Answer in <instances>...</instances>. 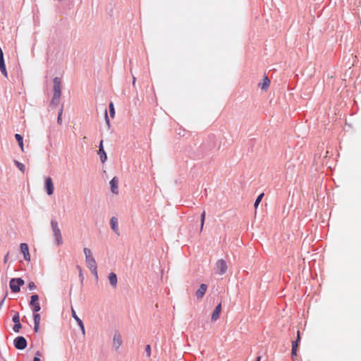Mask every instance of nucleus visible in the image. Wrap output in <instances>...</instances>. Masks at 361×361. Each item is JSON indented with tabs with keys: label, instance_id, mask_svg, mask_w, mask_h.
<instances>
[{
	"label": "nucleus",
	"instance_id": "2f4dec72",
	"mask_svg": "<svg viewBox=\"0 0 361 361\" xmlns=\"http://www.w3.org/2000/svg\"><path fill=\"white\" fill-rule=\"evenodd\" d=\"M264 194L263 192L260 193L256 198L254 203H260L262 200V198L264 197Z\"/></svg>",
	"mask_w": 361,
	"mask_h": 361
},
{
	"label": "nucleus",
	"instance_id": "6ab92c4d",
	"mask_svg": "<svg viewBox=\"0 0 361 361\" xmlns=\"http://www.w3.org/2000/svg\"><path fill=\"white\" fill-rule=\"evenodd\" d=\"M0 71L1 72V73L6 77L7 78L8 77V73H7V71H6V65H5V61L4 60H1L0 61Z\"/></svg>",
	"mask_w": 361,
	"mask_h": 361
},
{
	"label": "nucleus",
	"instance_id": "412c9836",
	"mask_svg": "<svg viewBox=\"0 0 361 361\" xmlns=\"http://www.w3.org/2000/svg\"><path fill=\"white\" fill-rule=\"evenodd\" d=\"M71 312H72V317L76 321L77 324L78 325L82 324V321L78 317V315L76 314L75 311L74 310V309L73 307L71 309Z\"/></svg>",
	"mask_w": 361,
	"mask_h": 361
},
{
	"label": "nucleus",
	"instance_id": "1a4fd4ad",
	"mask_svg": "<svg viewBox=\"0 0 361 361\" xmlns=\"http://www.w3.org/2000/svg\"><path fill=\"white\" fill-rule=\"evenodd\" d=\"M122 344V338L120 334L115 333L113 338V347L118 350Z\"/></svg>",
	"mask_w": 361,
	"mask_h": 361
},
{
	"label": "nucleus",
	"instance_id": "37998d69",
	"mask_svg": "<svg viewBox=\"0 0 361 361\" xmlns=\"http://www.w3.org/2000/svg\"><path fill=\"white\" fill-rule=\"evenodd\" d=\"M41 355H42V354H41V353H40L39 351H37V352H36L35 356H37V357H39Z\"/></svg>",
	"mask_w": 361,
	"mask_h": 361
},
{
	"label": "nucleus",
	"instance_id": "c85d7f7f",
	"mask_svg": "<svg viewBox=\"0 0 361 361\" xmlns=\"http://www.w3.org/2000/svg\"><path fill=\"white\" fill-rule=\"evenodd\" d=\"M104 116H105L106 124L108 128H110V121H109V116L107 114L106 109L104 110Z\"/></svg>",
	"mask_w": 361,
	"mask_h": 361
},
{
	"label": "nucleus",
	"instance_id": "49530a36",
	"mask_svg": "<svg viewBox=\"0 0 361 361\" xmlns=\"http://www.w3.org/2000/svg\"><path fill=\"white\" fill-rule=\"evenodd\" d=\"M259 204H254L255 210L257 209V207H258V206H259Z\"/></svg>",
	"mask_w": 361,
	"mask_h": 361
},
{
	"label": "nucleus",
	"instance_id": "9d476101",
	"mask_svg": "<svg viewBox=\"0 0 361 361\" xmlns=\"http://www.w3.org/2000/svg\"><path fill=\"white\" fill-rule=\"evenodd\" d=\"M98 154L99 155L101 161L104 163L107 159V155L103 147V140H102L99 143Z\"/></svg>",
	"mask_w": 361,
	"mask_h": 361
},
{
	"label": "nucleus",
	"instance_id": "39448f33",
	"mask_svg": "<svg viewBox=\"0 0 361 361\" xmlns=\"http://www.w3.org/2000/svg\"><path fill=\"white\" fill-rule=\"evenodd\" d=\"M216 273L219 275L224 274L228 269L227 264L224 259H219L215 264Z\"/></svg>",
	"mask_w": 361,
	"mask_h": 361
},
{
	"label": "nucleus",
	"instance_id": "4c0bfd02",
	"mask_svg": "<svg viewBox=\"0 0 361 361\" xmlns=\"http://www.w3.org/2000/svg\"><path fill=\"white\" fill-rule=\"evenodd\" d=\"M1 60H4V52H3V50L0 47V61Z\"/></svg>",
	"mask_w": 361,
	"mask_h": 361
},
{
	"label": "nucleus",
	"instance_id": "f3484780",
	"mask_svg": "<svg viewBox=\"0 0 361 361\" xmlns=\"http://www.w3.org/2000/svg\"><path fill=\"white\" fill-rule=\"evenodd\" d=\"M108 277H109V283L111 285V286H113L114 288L116 287L117 282H118L116 274L111 272L109 274Z\"/></svg>",
	"mask_w": 361,
	"mask_h": 361
},
{
	"label": "nucleus",
	"instance_id": "58836bf2",
	"mask_svg": "<svg viewBox=\"0 0 361 361\" xmlns=\"http://www.w3.org/2000/svg\"><path fill=\"white\" fill-rule=\"evenodd\" d=\"M78 268L80 269L79 277L80 278L81 281H82L83 279H84V276H83V274L82 273V270H81L80 267H78Z\"/></svg>",
	"mask_w": 361,
	"mask_h": 361
},
{
	"label": "nucleus",
	"instance_id": "f8f14e48",
	"mask_svg": "<svg viewBox=\"0 0 361 361\" xmlns=\"http://www.w3.org/2000/svg\"><path fill=\"white\" fill-rule=\"evenodd\" d=\"M110 225L111 229L114 231L116 234L119 235V230H118V219L115 216L111 217L110 220Z\"/></svg>",
	"mask_w": 361,
	"mask_h": 361
},
{
	"label": "nucleus",
	"instance_id": "ddd939ff",
	"mask_svg": "<svg viewBox=\"0 0 361 361\" xmlns=\"http://www.w3.org/2000/svg\"><path fill=\"white\" fill-rule=\"evenodd\" d=\"M207 289V285H206L204 283L201 284L195 293V295H196L197 298V299L202 298L204 296V295L205 294Z\"/></svg>",
	"mask_w": 361,
	"mask_h": 361
},
{
	"label": "nucleus",
	"instance_id": "aec40b11",
	"mask_svg": "<svg viewBox=\"0 0 361 361\" xmlns=\"http://www.w3.org/2000/svg\"><path fill=\"white\" fill-rule=\"evenodd\" d=\"M60 98H61L60 95L53 94V97H52V99L51 102V105L54 106H57L60 102Z\"/></svg>",
	"mask_w": 361,
	"mask_h": 361
},
{
	"label": "nucleus",
	"instance_id": "473e14b6",
	"mask_svg": "<svg viewBox=\"0 0 361 361\" xmlns=\"http://www.w3.org/2000/svg\"><path fill=\"white\" fill-rule=\"evenodd\" d=\"M92 272V274L94 275V278L97 280L98 279V274H97V268H93L90 269Z\"/></svg>",
	"mask_w": 361,
	"mask_h": 361
},
{
	"label": "nucleus",
	"instance_id": "6e6552de",
	"mask_svg": "<svg viewBox=\"0 0 361 361\" xmlns=\"http://www.w3.org/2000/svg\"><path fill=\"white\" fill-rule=\"evenodd\" d=\"M20 251L23 255L24 259L25 261H30V255L29 252V247L27 243H22L20 245Z\"/></svg>",
	"mask_w": 361,
	"mask_h": 361
},
{
	"label": "nucleus",
	"instance_id": "c9c22d12",
	"mask_svg": "<svg viewBox=\"0 0 361 361\" xmlns=\"http://www.w3.org/2000/svg\"><path fill=\"white\" fill-rule=\"evenodd\" d=\"M39 328V323H34V331L35 333H37Z\"/></svg>",
	"mask_w": 361,
	"mask_h": 361
},
{
	"label": "nucleus",
	"instance_id": "9b49d317",
	"mask_svg": "<svg viewBox=\"0 0 361 361\" xmlns=\"http://www.w3.org/2000/svg\"><path fill=\"white\" fill-rule=\"evenodd\" d=\"M298 337L296 341H293L292 343V350H291V356L292 357L297 355V349L298 347V343L300 341V331H297Z\"/></svg>",
	"mask_w": 361,
	"mask_h": 361
},
{
	"label": "nucleus",
	"instance_id": "e433bc0d",
	"mask_svg": "<svg viewBox=\"0 0 361 361\" xmlns=\"http://www.w3.org/2000/svg\"><path fill=\"white\" fill-rule=\"evenodd\" d=\"M82 331V335H85V326H84V324H83V322L82 323V324H80L78 325Z\"/></svg>",
	"mask_w": 361,
	"mask_h": 361
},
{
	"label": "nucleus",
	"instance_id": "a211bd4d",
	"mask_svg": "<svg viewBox=\"0 0 361 361\" xmlns=\"http://www.w3.org/2000/svg\"><path fill=\"white\" fill-rule=\"evenodd\" d=\"M15 137H16V140L18 142V145L20 147L22 152H23L24 148H23V136L20 135V134L17 133L15 135Z\"/></svg>",
	"mask_w": 361,
	"mask_h": 361
},
{
	"label": "nucleus",
	"instance_id": "20e7f679",
	"mask_svg": "<svg viewBox=\"0 0 361 361\" xmlns=\"http://www.w3.org/2000/svg\"><path fill=\"white\" fill-rule=\"evenodd\" d=\"M13 345L16 349L22 350L26 348L27 342L25 337L19 336L14 338Z\"/></svg>",
	"mask_w": 361,
	"mask_h": 361
},
{
	"label": "nucleus",
	"instance_id": "f03ea898",
	"mask_svg": "<svg viewBox=\"0 0 361 361\" xmlns=\"http://www.w3.org/2000/svg\"><path fill=\"white\" fill-rule=\"evenodd\" d=\"M83 252L85 256V262L89 269L97 268L96 261L92 255V251L87 247H84Z\"/></svg>",
	"mask_w": 361,
	"mask_h": 361
},
{
	"label": "nucleus",
	"instance_id": "c756f323",
	"mask_svg": "<svg viewBox=\"0 0 361 361\" xmlns=\"http://www.w3.org/2000/svg\"><path fill=\"white\" fill-rule=\"evenodd\" d=\"M205 219V212L204 211L201 214V225H200V229L202 230L204 223Z\"/></svg>",
	"mask_w": 361,
	"mask_h": 361
},
{
	"label": "nucleus",
	"instance_id": "4468645a",
	"mask_svg": "<svg viewBox=\"0 0 361 361\" xmlns=\"http://www.w3.org/2000/svg\"><path fill=\"white\" fill-rule=\"evenodd\" d=\"M110 185H111V191L114 194H118V180L116 177H114L111 181H110Z\"/></svg>",
	"mask_w": 361,
	"mask_h": 361
},
{
	"label": "nucleus",
	"instance_id": "0eeeda50",
	"mask_svg": "<svg viewBox=\"0 0 361 361\" xmlns=\"http://www.w3.org/2000/svg\"><path fill=\"white\" fill-rule=\"evenodd\" d=\"M53 91L54 94L61 95V79L59 77H55L53 79Z\"/></svg>",
	"mask_w": 361,
	"mask_h": 361
},
{
	"label": "nucleus",
	"instance_id": "a19ab883",
	"mask_svg": "<svg viewBox=\"0 0 361 361\" xmlns=\"http://www.w3.org/2000/svg\"><path fill=\"white\" fill-rule=\"evenodd\" d=\"M32 361H40V358L39 357L35 356Z\"/></svg>",
	"mask_w": 361,
	"mask_h": 361
},
{
	"label": "nucleus",
	"instance_id": "2eb2a0df",
	"mask_svg": "<svg viewBox=\"0 0 361 361\" xmlns=\"http://www.w3.org/2000/svg\"><path fill=\"white\" fill-rule=\"evenodd\" d=\"M221 310V304L219 303V305H217L216 306L214 310L213 311V313L212 314V318H211L212 321H216L219 319Z\"/></svg>",
	"mask_w": 361,
	"mask_h": 361
},
{
	"label": "nucleus",
	"instance_id": "ea45409f",
	"mask_svg": "<svg viewBox=\"0 0 361 361\" xmlns=\"http://www.w3.org/2000/svg\"><path fill=\"white\" fill-rule=\"evenodd\" d=\"M37 303H38V302L32 301L30 300V301L29 302V305L33 307Z\"/></svg>",
	"mask_w": 361,
	"mask_h": 361
},
{
	"label": "nucleus",
	"instance_id": "a18cd8bd",
	"mask_svg": "<svg viewBox=\"0 0 361 361\" xmlns=\"http://www.w3.org/2000/svg\"><path fill=\"white\" fill-rule=\"evenodd\" d=\"M260 360H261V357H260V356H258V357H257V358H256V360H255V361H260Z\"/></svg>",
	"mask_w": 361,
	"mask_h": 361
},
{
	"label": "nucleus",
	"instance_id": "f704fd0d",
	"mask_svg": "<svg viewBox=\"0 0 361 361\" xmlns=\"http://www.w3.org/2000/svg\"><path fill=\"white\" fill-rule=\"evenodd\" d=\"M30 300L32 301L38 302V300H39L38 295L34 294V295H31Z\"/></svg>",
	"mask_w": 361,
	"mask_h": 361
},
{
	"label": "nucleus",
	"instance_id": "cd10ccee",
	"mask_svg": "<svg viewBox=\"0 0 361 361\" xmlns=\"http://www.w3.org/2000/svg\"><path fill=\"white\" fill-rule=\"evenodd\" d=\"M12 321L14 323H19L20 322V314L18 312H16L12 318Z\"/></svg>",
	"mask_w": 361,
	"mask_h": 361
},
{
	"label": "nucleus",
	"instance_id": "b1692460",
	"mask_svg": "<svg viewBox=\"0 0 361 361\" xmlns=\"http://www.w3.org/2000/svg\"><path fill=\"white\" fill-rule=\"evenodd\" d=\"M22 328V325L20 322L19 323H14V325L13 326V330L16 333H18L20 331V329Z\"/></svg>",
	"mask_w": 361,
	"mask_h": 361
},
{
	"label": "nucleus",
	"instance_id": "72a5a7b5",
	"mask_svg": "<svg viewBox=\"0 0 361 361\" xmlns=\"http://www.w3.org/2000/svg\"><path fill=\"white\" fill-rule=\"evenodd\" d=\"M37 287H36V285L35 284V283L33 281H30L28 283V288L30 290H34Z\"/></svg>",
	"mask_w": 361,
	"mask_h": 361
},
{
	"label": "nucleus",
	"instance_id": "7c9ffc66",
	"mask_svg": "<svg viewBox=\"0 0 361 361\" xmlns=\"http://www.w3.org/2000/svg\"><path fill=\"white\" fill-rule=\"evenodd\" d=\"M145 353H146V355L149 357L150 355H151V347H150V345H147L146 347H145Z\"/></svg>",
	"mask_w": 361,
	"mask_h": 361
},
{
	"label": "nucleus",
	"instance_id": "393cba45",
	"mask_svg": "<svg viewBox=\"0 0 361 361\" xmlns=\"http://www.w3.org/2000/svg\"><path fill=\"white\" fill-rule=\"evenodd\" d=\"M62 114H63V107L61 108V109L59 111V114H58L57 123L59 125H61V123H62Z\"/></svg>",
	"mask_w": 361,
	"mask_h": 361
},
{
	"label": "nucleus",
	"instance_id": "c03bdc74",
	"mask_svg": "<svg viewBox=\"0 0 361 361\" xmlns=\"http://www.w3.org/2000/svg\"><path fill=\"white\" fill-rule=\"evenodd\" d=\"M8 254H7V255L5 256V257H4V262H5V263L7 262V259H8Z\"/></svg>",
	"mask_w": 361,
	"mask_h": 361
},
{
	"label": "nucleus",
	"instance_id": "4be33fe9",
	"mask_svg": "<svg viewBox=\"0 0 361 361\" xmlns=\"http://www.w3.org/2000/svg\"><path fill=\"white\" fill-rule=\"evenodd\" d=\"M14 164L22 173L25 172V167L23 164L17 160H14Z\"/></svg>",
	"mask_w": 361,
	"mask_h": 361
},
{
	"label": "nucleus",
	"instance_id": "bb28decb",
	"mask_svg": "<svg viewBox=\"0 0 361 361\" xmlns=\"http://www.w3.org/2000/svg\"><path fill=\"white\" fill-rule=\"evenodd\" d=\"M41 310V307H40V305L39 303H37L36 305H35L32 308V310L33 312V313H38V312Z\"/></svg>",
	"mask_w": 361,
	"mask_h": 361
},
{
	"label": "nucleus",
	"instance_id": "79ce46f5",
	"mask_svg": "<svg viewBox=\"0 0 361 361\" xmlns=\"http://www.w3.org/2000/svg\"><path fill=\"white\" fill-rule=\"evenodd\" d=\"M135 80H136V78L134 75H133V85L135 86Z\"/></svg>",
	"mask_w": 361,
	"mask_h": 361
},
{
	"label": "nucleus",
	"instance_id": "5701e85b",
	"mask_svg": "<svg viewBox=\"0 0 361 361\" xmlns=\"http://www.w3.org/2000/svg\"><path fill=\"white\" fill-rule=\"evenodd\" d=\"M109 109L110 116L111 118H114L115 116V109H114V106L113 102H110V104L109 105Z\"/></svg>",
	"mask_w": 361,
	"mask_h": 361
},
{
	"label": "nucleus",
	"instance_id": "a878e982",
	"mask_svg": "<svg viewBox=\"0 0 361 361\" xmlns=\"http://www.w3.org/2000/svg\"><path fill=\"white\" fill-rule=\"evenodd\" d=\"M34 323H40V314L39 313H33Z\"/></svg>",
	"mask_w": 361,
	"mask_h": 361
},
{
	"label": "nucleus",
	"instance_id": "7ed1b4c3",
	"mask_svg": "<svg viewBox=\"0 0 361 361\" xmlns=\"http://www.w3.org/2000/svg\"><path fill=\"white\" fill-rule=\"evenodd\" d=\"M25 281L21 278H13L10 280L9 286L12 292L18 293L20 290V286L24 285Z\"/></svg>",
	"mask_w": 361,
	"mask_h": 361
},
{
	"label": "nucleus",
	"instance_id": "f257e3e1",
	"mask_svg": "<svg viewBox=\"0 0 361 361\" xmlns=\"http://www.w3.org/2000/svg\"><path fill=\"white\" fill-rule=\"evenodd\" d=\"M51 228L53 232V236L54 239V244L56 246H59L63 244V238L60 228H59L58 222L55 218L51 219Z\"/></svg>",
	"mask_w": 361,
	"mask_h": 361
},
{
	"label": "nucleus",
	"instance_id": "423d86ee",
	"mask_svg": "<svg viewBox=\"0 0 361 361\" xmlns=\"http://www.w3.org/2000/svg\"><path fill=\"white\" fill-rule=\"evenodd\" d=\"M44 188L48 195H51L53 194L54 186L51 177H47L45 178Z\"/></svg>",
	"mask_w": 361,
	"mask_h": 361
},
{
	"label": "nucleus",
	"instance_id": "de8ad7c7",
	"mask_svg": "<svg viewBox=\"0 0 361 361\" xmlns=\"http://www.w3.org/2000/svg\"><path fill=\"white\" fill-rule=\"evenodd\" d=\"M85 139H86V137H83V141H84V142L85 141Z\"/></svg>",
	"mask_w": 361,
	"mask_h": 361
},
{
	"label": "nucleus",
	"instance_id": "dca6fc26",
	"mask_svg": "<svg viewBox=\"0 0 361 361\" xmlns=\"http://www.w3.org/2000/svg\"><path fill=\"white\" fill-rule=\"evenodd\" d=\"M269 84L270 80L268 78V77L265 75L262 80V82L259 83L258 85L262 90L267 91L269 86Z\"/></svg>",
	"mask_w": 361,
	"mask_h": 361
}]
</instances>
